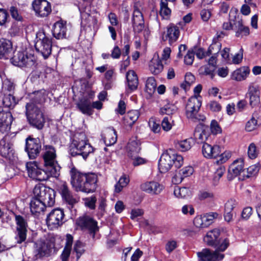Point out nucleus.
Returning a JSON list of instances; mask_svg holds the SVG:
<instances>
[{
	"mask_svg": "<svg viewBox=\"0 0 261 261\" xmlns=\"http://www.w3.org/2000/svg\"><path fill=\"white\" fill-rule=\"evenodd\" d=\"M71 184L76 191L92 193L97 188V176L93 173L87 174L78 171L72 168L70 171Z\"/></svg>",
	"mask_w": 261,
	"mask_h": 261,
	"instance_id": "1",
	"label": "nucleus"
},
{
	"mask_svg": "<svg viewBox=\"0 0 261 261\" xmlns=\"http://www.w3.org/2000/svg\"><path fill=\"white\" fill-rule=\"evenodd\" d=\"M93 151V147L88 142L84 133L75 135L69 146V153L72 156L81 155L85 160Z\"/></svg>",
	"mask_w": 261,
	"mask_h": 261,
	"instance_id": "2",
	"label": "nucleus"
},
{
	"mask_svg": "<svg viewBox=\"0 0 261 261\" xmlns=\"http://www.w3.org/2000/svg\"><path fill=\"white\" fill-rule=\"evenodd\" d=\"M57 153L55 148L50 145H44L43 147L42 158L44 167L47 168L50 172L57 177L60 173V167L57 160Z\"/></svg>",
	"mask_w": 261,
	"mask_h": 261,
	"instance_id": "3",
	"label": "nucleus"
},
{
	"mask_svg": "<svg viewBox=\"0 0 261 261\" xmlns=\"http://www.w3.org/2000/svg\"><path fill=\"white\" fill-rule=\"evenodd\" d=\"M28 120L32 126L41 129L45 120L43 113L33 102L28 103L25 106Z\"/></svg>",
	"mask_w": 261,
	"mask_h": 261,
	"instance_id": "4",
	"label": "nucleus"
},
{
	"mask_svg": "<svg viewBox=\"0 0 261 261\" xmlns=\"http://www.w3.org/2000/svg\"><path fill=\"white\" fill-rule=\"evenodd\" d=\"M178 154L175 150L173 149H169L164 152L159 161V170L161 173H164L168 172L172 166L173 164H175L176 162L178 163Z\"/></svg>",
	"mask_w": 261,
	"mask_h": 261,
	"instance_id": "5",
	"label": "nucleus"
},
{
	"mask_svg": "<svg viewBox=\"0 0 261 261\" xmlns=\"http://www.w3.org/2000/svg\"><path fill=\"white\" fill-rule=\"evenodd\" d=\"M26 167L29 176L34 179L44 181L48 179L50 177H55V175L49 172V170L45 167H44L43 169L39 168L36 162L27 163Z\"/></svg>",
	"mask_w": 261,
	"mask_h": 261,
	"instance_id": "6",
	"label": "nucleus"
},
{
	"mask_svg": "<svg viewBox=\"0 0 261 261\" xmlns=\"http://www.w3.org/2000/svg\"><path fill=\"white\" fill-rule=\"evenodd\" d=\"M11 62L14 66L19 67L31 68L35 66L36 59L34 55L28 54L26 50L16 51L14 53Z\"/></svg>",
	"mask_w": 261,
	"mask_h": 261,
	"instance_id": "7",
	"label": "nucleus"
},
{
	"mask_svg": "<svg viewBox=\"0 0 261 261\" xmlns=\"http://www.w3.org/2000/svg\"><path fill=\"white\" fill-rule=\"evenodd\" d=\"M36 39L35 44L36 50L40 53L45 59L48 58L51 52L50 38L44 32L40 31L36 34Z\"/></svg>",
	"mask_w": 261,
	"mask_h": 261,
	"instance_id": "8",
	"label": "nucleus"
},
{
	"mask_svg": "<svg viewBox=\"0 0 261 261\" xmlns=\"http://www.w3.org/2000/svg\"><path fill=\"white\" fill-rule=\"evenodd\" d=\"M65 214L61 208L53 210L47 216L46 224L50 230L57 229L62 225L64 222Z\"/></svg>",
	"mask_w": 261,
	"mask_h": 261,
	"instance_id": "9",
	"label": "nucleus"
},
{
	"mask_svg": "<svg viewBox=\"0 0 261 261\" xmlns=\"http://www.w3.org/2000/svg\"><path fill=\"white\" fill-rule=\"evenodd\" d=\"M41 150V143L39 138L29 137L26 139L25 150L30 159H35Z\"/></svg>",
	"mask_w": 261,
	"mask_h": 261,
	"instance_id": "10",
	"label": "nucleus"
},
{
	"mask_svg": "<svg viewBox=\"0 0 261 261\" xmlns=\"http://www.w3.org/2000/svg\"><path fill=\"white\" fill-rule=\"evenodd\" d=\"M15 221L17 225L15 239L17 243L21 244L26 240L27 223L20 215L15 216Z\"/></svg>",
	"mask_w": 261,
	"mask_h": 261,
	"instance_id": "11",
	"label": "nucleus"
},
{
	"mask_svg": "<svg viewBox=\"0 0 261 261\" xmlns=\"http://www.w3.org/2000/svg\"><path fill=\"white\" fill-rule=\"evenodd\" d=\"M79 9L81 13V24L83 26L90 27L96 23V19L91 15V10L89 2L80 6Z\"/></svg>",
	"mask_w": 261,
	"mask_h": 261,
	"instance_id": "12",
	"label": "nucleus"
},
{
	"mask_svg": "<svg viewBox=\"0 0 261 261\" xmlns=\"http://www.w3.org/2000/svg\"><path fill=\"white\" fill-rule=\"evenodd\" d=\"M36 14L41 17L48 16L51 12V6L46 0H34L32 4Z\"/></svg>",
	"mask_w": 261,
	"mask_h": 261,
	"instance_id": "13",
	"label": "nucleus"
},
{
	"mask_svg": "<svg viewBox=\"0 0 261 261\" xmlns=\"http://www.w3.org/2000/svg\"><path fill=\"white\" fill-rule=\"evenodd\" d=\"M76 224L82 230H89L91 233L93 234V237L98 229L97 222L88 216L80 217L76 220Z\"/></svg>",
	"mask_w": 261,
	"mask_h": 261,
	"instance_id": "14",
	"label": "nucleus"
},
{
	"mask_svg": "<svg viewBox=\"0 0 261 261\" xmlns=\"http://www.w3.org/2000/svg\"><path fill=\"white\" fill-rule=\"evenodd\" d=\"M201 96H193L191 97L186 107V115L187 118H193L194 113H198L201 106Z\"/></svg>",
	"mask_w": 261,
	"mask_h": 261,
	"instance_id": "15",
	"label": "nucleus"
},
{
	"mask_svg": "<svg viewBox=\"0 0 261 261\" xmlns=\"http://www.w3.org/2000/svg\"><path fill=\"white\" fill-rule=\"evenodd\" d=\"M13 117L8 110H4L0 107V132L2 133L8 132L11 128Z\"/></svg>",
	"mask_w": 261,
	"mask_h": 261,
	"instance_id": "16",
	"label": "nucleus"
},
{
	"mask_svg": "<svg viewBox=\"0 0 261 261\" xmlns=\"http://www.w3.org/2000/svg\"><path fill=\"white\" fill-rule=\"evenodd\" d=\"M197 255L201 261H220L224 257V255L217 251H211L210 249H203L201 252H197Z\"/></svg>",
	"mask_w": 261,
	"mask_h": 261,
	"instance_id": "17",
	"label": "nucleus"
},
{
	"mask_svg": "<svg viewBox=\"0 0 261 261\" xmlns=\"http://www.w3.org/2000/svg\"><path fill=\"white\" fill-rule=\"evenodd\" d=\"M59 191L63 200L70 206H72L77 201L72 195L65 183H61L59 186Z\"/></svg>",
	"mask_w": 261,
	"mask_h": 261,
	"instance_id": "18",
	"label": "nucleus"
},
{
	"mask_svg": "<svg viewBox=\"0 0 261 261\" xmlns=\"http://www.w3.org/2000/svg\"><path fill=\"white\" fill-rule=\"evenodd\" d=\"M210 136L209 128L202 123L198 124L194 132V137L198 143H203Z\"/></svg>",
	"mask_w": 261,
	"mask_h": 261,
	"instance_id": "19",
	"label": "nucleus"
},
{
	"mask_svg": "<svg viewBox=\"0 0 261 261\" xmlns=\"http://www.w3.org/2000/svg\"><path fill=\"white\" fill-rule=\"evenodd\" d=\"M244 168V160L242 159H238L233 161L230 165L228 171V178L232 179L239 175Z\"/></svg>",
	"mask_w": 261,
	"mask_h": 261,
	"instance_id": "20",
	"label": "nucleus"
},
{
	"mask_svg": "<svg viewBox=\"0 0 261 261\" xmlns=\"http://www.w3.org/2000/svg\"><path fill=\"white\" fill-rule=\"evenodd\" d=\"M179 35V27L174 24H170L167 28V32L163 34L162 39L164 41L168 40L171 44L177 40Z\"/></svg>",
	"mask_w": 261,
	"mask_h": 261,
	"instance_id": "21",
	"label": "nucleus"
},
{
	"mask_svg": "<svg viewBox=\"0 0 261 261\" xmlns=\"http://www.w3.org/2000/svg\"><path fill=\"white\" fill-rule=\"evenodd\" d=\"M202 152L203 156L208 159L216 158L221 153L220 147L218 145H211L207 143H204Z\"/></svg>",
	"mask_w": 261,
	"mask_h": 261,
	"instance_id": "22",
	"label": "nucleus"
},
{
	"mask_svg": "<svg viewBox=\"0 0 261 261\" xmlns=\"http://www.w3.org/2000/svg\"><path fill=\"white\" fill-rule=\"evenodd\" d=\"M141 150L140 142L136 138L130 139L126 147V152L129 158H133Z\"/></svg>",
	"mask_w": 261,
	"mask_h": 261,
	"instance_id": "23",
	"label": "nucleus"
},
{
	"mask_svg": "<svg viewBox=\"0 0 261 261\" xmlns=\"http://www.w3.org/2000/svg\"><path fill=\"white\" fill-rule=\"evenodd\" d=\"M102 139L107 146H111L114 144L117 141L116 132L113 127H109L105 129L101 135Z\"/></svg>",
	"mask_w": 261,
	"mask_h": 261,
	"instance_id": "24",
	"label": "nucleus"
},
{
	"mask_svg": "<svg viewBox=\"0 0 261 261\" xmlns=\"http://www.w3.org/2000/svg\"><path fill=\"white\" fill-rule=\"evenodd\" d=\"M35 250L40 257L44 256L49 254L50 246L48 242L41 239L35 242Z\"/></svg>",
	"mask_w": 261,
	"mask_h": 261,
	"instance_id": "25",
	"label": "nucleus"
},
{
	"mask_svg": "<svg viewBox=\"0 0 261 261\" xmlns=\"http://www.w3.org/2000/svg\"><path fill=\"white\" fill-rule=\"evenodd\" d=\"M12 52V44L7 39H0V58L8 59Z\"/></svg>",
	"mask_w": 261,
	"mask_h": 261,
	"instance_id": "26",
	"label": "nucleus"
},
{
	"mask_svg": "<svg viewBox=\"0 0 261 261\" xmlns=\"http://www.w3.org/2000/svg\"><path fill=\"white\" fill-rule=\"evenodd\" d=\"M141 189L149 193L158 194L163 190L164 186L157 182L150 181L142 184Z\"/></svg>",
	"mask_w": 261,
	"mask_h": 261,
	"instance_id": "27",
	"label": "nucleus"
},
{
	"mask_svg": "<svg viewBox=\"0 0 261 261\" xmlns=\"http://www.w3.org/2000/svg\"><path fill=\"white\" fill-rule=\"evenodd\" d=\"M76 107L84 114L90 116L93 114L91 102L88 98L81 99L76 103Z\"/></svg>",
	"mask_w": 261,
	"mask_h": 261,
	"instance_id": "28",
	"label": "nucleus"
},
{
	"mask_svg": "<svg viewBox=\"0 0 261 261\" xmlns=\"http://www.w3.org/2000/svg\"><path fill=\"white\" fill-rule=\"evenodd\" d=\"M246 97L249 98V104L252 107L255 106L259 103V92L256 87L249 86Z\"/></svg>",
	"mask_w": 261,
	"mask_h": 261,
	"instance_id": "29",
	"label": "nucleus"
},
{
	"mask_svg": "<svg viewBox=\"0 0 261 261\" xmlns=\"http://www.w3.org/2000/svg\"><path fill=\"white\" fill-rule=\"evenodd\" d=\"M149 69L153 74H158L163 70V65L158 55H154L150 61Z\"/></svg>",
	"mask_w": 261,
	"mask_h": 261,
	"instance_id": "30",
	"label": "nucleus"
},
{
	"mask_svg": "<svg viewBox=\"0 0 261 261\" xmlns=\"http://www.w3.org/2000/svg\"><path fill=\"white\" fill-rule=\"evenodd\" d=\"M221 232L218 229H214L208 231L203 238V241L209 246H214L217 243Z\"/></svg>",
	"mask_w": 261,
	"mask_h": 261,
	"instance_id": "31",
	"label": "nucleus"
},
{
	"mask_svg": "<svg viewBox=\"0 0 261 261\" xmlns=\"http://www.w3.org/2000/svg\"><path fill=\"white\" fill-rule=\"evenodd\" d=\"M53 35L57 39H60L65 37L66 27L62 22H56L53 27Z\"/></svg>",
	"mask_w": 261,
	"mask_h": 261,
	"instance_id": "32",
	"label": "nucleus"
},
{
	"mask_svg": "<svg viewBox=\"0 0 261 261\" xmlns=\"http://www.w3.org/2000/svg\"><path fill=\"white\" fill-rule=\"evenodd\" d=\"M140 113L137 110L128 111L123 117V123L126 126L131 127L138 120Z\"/></svg>",
	"mask_w": 261,
	"mask_h": 261,
	"instance_id": "33",
	"label": "nucleus"
},
{
	"mask_svg": "<svg viewBox=\"0 0 261 261\" xmlns=\"http://www.w3.org/2000/svg\"><path fill=\"white\" fill-rule=\"evenodd\" d=\"M47 206L42 201L36 197H34L30 202V209L34 214H39L44 212Z\"/></svg>",
	"mask_w": 261,
	"mask_h": 261,
	"instance_id": "34",
	"label": "nucleus"
},
{
	"mask_svg": "<svg viewBox=\"0 0 261 261\" xmlns=\"http://www.w3.org/2000/svg\"><path fill=\"white\" fill-rule=\"evenodd\" d=\"M250 72L247 67H242L234 70L231 75L232 79L237 81H241L245 80Z\"/></svg>",
	"mask_w": 261,
	"mask_h": 261,
	"instance_id": "35",
	"label": "nucleus"
},
{
	"mask_svg": "<svg viewBox=\"0 0 261 261\" xmlns=\"http://www.w3.org/2000/svg\"><path fill=\"white\" fill-rule=\"evenodd\" d=\"M126 79L129 89L131 91L137 89L138 85L137 75L133 70H129L126 73Z\"/></svg>",
	"mask_w": 261,
	"mask_h": 261,
	"instance_id": "36",
	"label": "nucleus"
},
{
	"mask_svg": "<svg viewBox=\"0 0 261 261\" xmlns=\"http://www.w3.org/2000/svg\"><path fill=\"white\" fill-rule=\"evenodd\" d=\"M220 239H218V242L214 246L216 248V251L218 252L224 251L228 247L229 244V240L227 237H225L223 232H221Z\"/></svg>",
	"mask_w": 261,
	"mask_h": 261,
	"instance_id": "37",
	"label": "nucleus"
},
{
	"mask_svg": "<svg viewBox=\"0 0 261 261\" xmlns=\"http://www.w3.org/2000/svg\"><path fill=\"white\" fill-rule=\"evenodd\" d=\"M236 36L238 37L247 36L250 34V29L248 27L243 23L242 20H239L236 23Z\"/></svg>",
	"mask_w": 261,
	"mask_h": 261,
	"instance_id": "38",
	"label": "nucleus"
},
{
	"mask_svg": "<svg viewBox=\"0 0 261 261\" xmlns=\"http://www.w3.org/2000/svg\"><path fill=\"white\" fill-rule=\"evenodd\" d=\"M12 146L9 143H7L5 139L0 141V153L3 157L9 158L10 154L12 153Z\"/></svg>",
	"mask_w": 261,
	"mask_h": 261,
	"instance_id": "39",
	"label": "nucleus"
},
{
	"mask_svg": "<svg viewBox=\"0 0 261 261\" xmlns=\"http://www.w3.org/2000/svg\"><path fill=\"white\" fill-rule=\"evenodd\" d=\"M40 200L49 207L53 206L55 202V192L54 190L49 188L47 192Z\"/></svg>",
	"mask_w": 261,
	"mask_h": 261,
	"instance_id": "40",
	"label": "nucleus"
},
{
	"mask_svg": "<svg viewBox=\"0 0 261 261\" xmlns=\"http://www.w3.org/2000/svg\"><path fill=\"white\" fill-rule=\"evenodd\" d=\"M260 118L258 112H255L253 113L252 118L246 123L245 129L248 132H251L257 128V120Z\"/></svg>",
	"mask_w": 261,
	"mask_h": 261,
	"instance_id": "41",
	"label": "nucleus"
},
{
	"mask_svg": "<svg viewBox=\"0 0 261 261\" xmlns=\"http://www.w3.org/2000/svg\"><path fill=\"white\" fill-rule=\"evenodd\" d=\"M49 187L43 185H36L34 189V194L35 197L41 200L48 191Z\"/></svg>",
	"mask_w": 261,
	"mask_h": 261,
	"instance_id": "42",
	"label": "nucleus"
},
{
	"mask_svg": "<svg viewBox=\"0 0 261 261\" xmlns=\"http://www.w3.org/2000/svg\"><path fill=\"white\" fill-rule=\"evenodd\" d=\"M160 14L164 19H167L169 18L171 10L168 7L167 0L161 1Z\"/></svg>",
	"mask_w": 261,
	"mask_h": 261,
	"instance_id": "43",
	"label": "nucleus"
},
{
	"mask_svg": "<svg viewBox=\"0 0 261 261\" xmlns=\"http://www.w3.org/2000/svg\"><path fill=\"white\" fill-rule=\"evenodd\" d=\"M195 82L194 76L190 72H188L186 74L185 76V81L180 87L185 90V92L188 91L191 86Z\"/></svg>",
	"mask_w": 261,
	"mask_h": 261,
	"instance_id": "44",
	"label": "nucleus"
},
{
	"mask_svg": "<svg viewBox=\"0 0 261 261\" xmlns=\"http://www.w3.org/2000/svg\"><path fill=\"white\" fill-rule=\"evenodd\" d=\"M179 171L177 169L175 171V174L172 178V187L174 189V195L177 198L179 196Z\"/></svg>",
	"mask_w": 261,
	"mask_h": 261,
	"instance_id": "45",
	"label": "nucleus"
},
{
	"mask_svg": "<svg viewBox=\"0 0 261 261\" xmlns=\"http://www.w3.org/2000/svg\"><path fill=\"white\" fill-rule=\"evenodd\" d=\"M218 214L215 212L206 213L202 215L204 227H207L212 224L215 219L218 217Z\"/></svg>",
	"mask_w": 261,
	"mask_h": 261,
	"instance_id": "46",
	"label": "nucleus"
},
{
	"mask_svg": "<svg viewBox=\"0 0 261 261\" xmlns=\"http://www.w3.org/2000/svg\"><path fill=\"white\" fill-rule=\"evenodd\" d=\"M16 103L15 98L11 94H5L3 99V104L6 108H13Z\"/></svg>",
	"mask_w": 261,
	"mask_h": 261,
	"instance_id": "47",
	"label": "nucleus"
},
{
	"mask_svg": "<svg viewBox=\"0 0 261 261\" xmlns=\"http://www.w3.org/2000/svg\"><path fill=\"white\" fill-rule=\"evenodd\" d=\"M156 87V81L154 77L148 78L146 82V91L150 95L153 94Z\"/></svg>",
	"mask_w": 261,
	"mask_h": 261,
	"instance_id": "48",
	"label": "nucleus"
},
{
	"mask_svg": "<svg viewBox=\"0 0 261 261\" xmlns=\"http://www.w3.org/2000/svg\"><path fill=\"white\" fill-rule=\"evenodd\" d=\"M129 181V179L126 175L122 176L115 186V192H120L124 187L127 186Z\"/></svg>",
	"mask_w": 261,
	"mask_h": 261,
	"instance_id": "49",
	"label": "nucleus"
},
{
	"mask_svg": "<svg viewBox=\"0 0 261 261\" xmlns=\"http://www.w3.org/2000/svg\"><path fill=\"white\" fill-rule=\"evenodd\" d=\"M215 39H214L213 42L210 46L207 51L209 56L215 55L217 56V54L220 50L221 47V44L218 41H215Z\"/></svg>",
	"mask_w": 261,
	"mask_h": 261,
	"instance_id": "50",
	"label": "nucleus"
},
{
	"mask_svg": "<svg viewBox=\"0 0 261 261\" xmlns=\"http://www.w3.org/2000/svg\"><path fill=\"white\" fill-rule=\"evenodd\" d=\"M84 251L83 244L80 241H76L73 247V252L76 253L77 259H79Z\"/></svg>",
	"mask_w": 261,
	"mask_h": 261,
	"instance_id": "51",
	"label": "nucleus"
},
{
	"mask_svg": "<svg viewBox=\"0 0 261 261\" xmlns=\"http://www.w3.org/2000/svg\"><path fill=\"white\" fill-rule=\"evenodd\" d=\"M216 68L214 65H210L208 64L204 65L200 68V70L205 75H208L213 79L214 76V71Z\"/></svg>",
	"mask_w": 261,
	"mask_h": 261,
	"instance_id": "52",
	"label": "nucleus"
},
{
	"mask_svg": "<svg viewBox=\"0 0 261 261\" xmlns=\"http://www.w3.org/2000/svg\"><path fill=\"white\" fill-rule=\"evenodd\" d=\"M193 144V140L192 138L185 139L180 141V151L189 150Z\"/></svg>",
	"mask_w": 261,
	"mask_h": 261,
	"instance_id": "53",
	"label": "nucleus"
},
{
	"mask_svg": "<svg viewBox=\"0 0 261 261\" xmlns=\"http://www.w3.org/2000/svg\"><path fill=\"white\" fill-rule=\"evenodd\" d=\"M258 154V150L257 149L256 146L254 143H251L248 146V155L250 159H255Z\"/></svg>",
	"mask_w": 261,
	"mask_h": 261,
	"instance_id": "54",
	"label": "nucleus"
},
{
	"mask_svg": "<svg viewBox=\"0 0 261 261\" xmlns=\"http://www.w3.org/2000/svg\"><path fill=\"white\" fill-rule=\"evenodd\" d=\"M149 125L151 130L154 133H158L160 132L161 126L159 123L156 121L155 118H151L149 120Z\"/></svg>",
	"mask_w": 261,
	"mask_h": 261,
	"instance_id": "55",
	"label": "nucleus"
},
{
	"mask_svg": "<svg viewBox=\"0 0 261 261\" xmlns=\"http://www.w3.org/2000/svg\"><path fill=\"white\" fill-rule=\"evenodd\" d=\"M171 121V118L170 116H166L163 118L161 125L164 130L168 132L171 129L172 125Z\"/></svg>",
	"mask_w": 261,
	"mask_h": 261,
	"instance_id": "56",
	"label": "nucleus"
},
{
	"mask_svg": "<svg viewBox=\"0 0 261 261\" xmlns=\"http://www.w3.org/2000/svg\"><path fill=\"white\" fill-rule=\"evenodd\" d=\"M194 172V169L192 166H187L181 170L180 174V182L186 177L191 176Z\"/></svg>",
	"mask_w": 261,
	"mask_h": 261,
	"instance_id": "57",
	"label": "nucleus"
},
{
	"mask_svg": "<svg viewBox=\"0 0 261 261\" xmlns=\"http://www.w3.org/2000/svg\"><path fill=\"white\" fill-rule=\"evenodd\" d=\"M231 152L229 151H225L222 153H220L217 156L218 158V164H221L226 162L231 157Z\"/></svg>",
	"mask_w": 261,
	"mask_h": 261,
	"instance_id": "58",
	"label": "nucleus"
},
{
	"mask_svg": "<svg viewBox=\"0 0 261 261\" xmlns=\"http://www.w3.org/2000/svg\"><path fill=\"white\" fill-rule=\"evenodd\" d=\"M207 108L212 112H218L221 110V105L216 101H210L207 104Z\"/></svg>",
	"mask_w": 261,
	"mask_h": 261,
	"instance_id": "59",
	"label": "nucleus"
},
{
	"mask_svg": "<svg viewBox=\"0 0 261 261\" xmlns=\"http://www.w3.org/2000/svg\"><path fill=\"white\" fill-rule=\"evenodd\" d=\"M210 128L212 133L215 135L220 134L222 132L220 125L215 120H213L211 121Z\"/></svg>",
	"mask_w": 261,
	"mask_h": 261,
	"instance_id": "60",
	"label": "nucleus"
},
{
	"mask_svg": "<svg viewBox=\"0 0 261 261\" xmlns=\"http://www.w3.org/2000/svg\"><path fill=\"white\" fill-rule=\"evenodd\" d=\"M253 214V209L250 206H247L243 208L241 217L243 219L247 220H248Z\"/></svg>",
	"mask_w": 261,
	"mask_h": 261,
	"instance_id": "61",
	"label": "nucleus"
},
{
	"mask_svg": "<svg viewBox=\"0 0 261 261\" xmlns=\"http://www.w3.org/2000/svg\"><path fill=\"white\" fill-rule=\"evenodd\" d=\"M194 53L199 59H202L209 56L208 51H205L202 48L200 47L196 48Z\"/></svg>",
	"mask_w": 261,
	"mask_h": 261,
	"instance_id": "62",
	"label": "nucleus"
},
{
	"mask_svg": "<svg viewBox=\"0 0 261 261\" xmlns=\"http://www.w3.org/2000/svg\"><path fill=\"white\" fill-rule=\"evenodd\" d=\"M85 204L91 210H93L95 207V203L96 198L95 196L86 198L84 199Z\"/></svg>",
	"mask_w": 261,
	"mask_h": 261,
	"instance_id": "63",
	"label": "nucleus"
},
{
	"mask_svg": "<svg viewBox=\"0 0 261 261\" xmlns=\"http://www.w3.org/2000/svg\"><path fill=\"white\" fill-rule=\"evenodd\" d=\"M259 170V167L257 164L252 165L247 169V177L256 175Z\"/></svg>",
	"mask_w": 261,
	"mask_h": 261,
	"instance_id": "64",
	"label": "nucleus"
}]
</instances>
